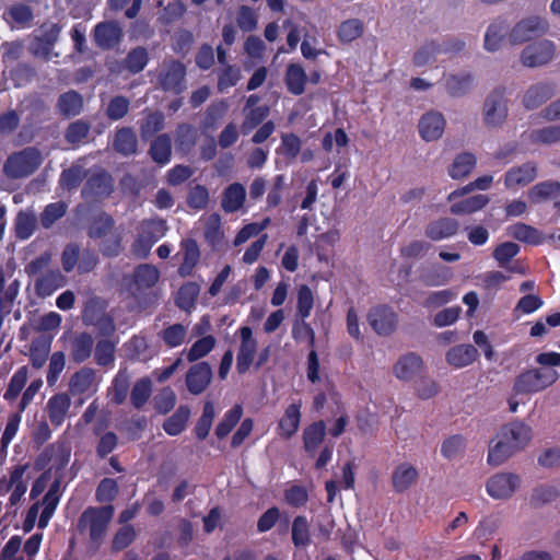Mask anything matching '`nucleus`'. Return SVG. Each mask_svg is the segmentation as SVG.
Instances as JSON below:
<instances>
[{
	"instance_id": "43",
	"label": "nucleus",
	"mask_w": 560,
	"mask_h": 560,
	"mask_svg": "<svg viewBox=\"0 0 560 560\" xmlns=\"http://www.w3.org/2000/svg\"><path fill=\"white\" fill-rule=\"evenodd\" d=\"M292 541L295 547H306L310 545V524L305 516H296L293 520Z\"/></svg>"
},
{
	"instance_id": "8",
	"label": "nucleus",
	"mask_w": 560,
	"mask_h": 560,
	"mask_svg": "<svg viewBox=\"0 0 560 560\" xmlns=\"http://www.w3.org/2000/svg\"><path fill=\"white\" fill-rule=\"evenodd\" d=\"M549 30V23L541 16H529L520 21L511 31L509 40L512 44H522L544 35Z\"/></svg>"
},
{
	"instance_id": "44",
	"label": "nucleus",
	"mask_w": 560,
	"mask_h": 560,
	"mask_svg": "<svg viewBox=\"0 0 560 560\" xmlns=\"http://www.w3.org/2000/svg\"><path fill=\"white\" fill-rule=\"evenodd\" d=\"M26 381L27 369L22 366L12 375L3 398L9 402L14 401L24 388Z\"/></svg>"
},
{
	"instance_id": "14",
	"label": "nucleus",
	"mask_w": 560,
	"mask_h": 560,
	"mask_svg": "<svg viewBox=\"0 0 560 560\" xmlns=\"http://www.w3.org/2000/svg\"><path fill=\"white\" fill-rule=\"evenodd\" d=\"M445 125V119L441 113H425L418 124L420 137L427 142L435 141L442 137Z\"/></svg>"
},
{
	"instance_id": "45",
	"label": "nucleus",
	"mask_w": 560,
	"mask_h": 560,
	"mask_svg": "<svg viewBox=\"0 0 560 560\" xmlns=\"http://www.w3.org/2000/svg\"><path fill=\"white\" fill-rule=\"evenodd\" d=\"M214 417V405L211 401H207L203 406L202 415L195 427V432L199 440H205L208 436Z\"/></svg>"
},
{
	"instance_id": "53",
	"label": "nucleus",
	"mask_w": 560,
	"mask_h": 560,
	"mask_svg": "<svg viewBox=\"0 0 560 560\" xmlns=\"http://www.w3.org/2000/svg\"><path fill=\"white\" fill-rule=\"evenodd\" d=\"M148 60V51L142 47H138L128 54L125 66L129 72L138 73L144 69Z\"/></svg>"
},
{
	"instance_id": "61",
	"label": "nucleus",
	"mask_w": 560,
	"mask_h": 560,
	"mask_svg": "<svg viewBox=\"0 0 560 560\" xmlns=\"http://www.w3.org/2000/svg\"><path fill=\"white\" fill-rule=\"evenodd\" d=\"M140 231L147 235L153 243L164 236L166 224L163 220H151L142 222Z\"/></svg>"
},
{
	"instance_id": "62",
	"label": "nucleus",
	"mask_w": 560,
	"mask_h": 560,
	"mask_svg": "<svg viewBox=\"0 0 560 560\" xmlns=\"http://www.w3.org/2000/svg\"><path fill=\"white\" fill-rule=\"evenodd\" d=\"M151 394V382L141 380L137 382L131 392V401L135 407L140 408L145 404Z\"/></svg>"
},
{
	"instance_id": "36",
	"label": "nucleus",
	"mask_w": 560,
	"mask_h": 560,
	"mask_svg": "<svg viewBox=\"0 0 560 560\" xmlns=\"http://www.w3.org/2000/svg\"><path fill=\"white\" fill-rule=\"evenodd\" d=\"M489 202V198L486 195H476L469 197L459 202H454L451 206V212L453 214H469L478 210H481Z\"/></svg>"
},
{
	"instance_id": "39",
	"label": "nucleus",
	"mask_w": 560,
	"mask_h": 560,
	"mask_svg": "<svg viewBox=\"0 0 560 560\" xmlns=\"http://www.w3.org/2000/svg\"><path fill=\"white\" fill-rule=\"evenodd\" d=\"M115 150L124 155L136 152L137 137L131 129L122 128L117 131L114 139Z\"/></svg>"
},
{
	"instance_id": "56",
	"label": "nucleus",
	"mask_w": 560,
	"mask_h": 560,
	"mask_svg": "<svg viewBox=\"0 0 560 560\" xmlns=\"http://www.w3.org/2000/svg\"><path fill=\"white\" fill-rule=\"evenodd\" d=\"M270 223V219L266 218L260 223H249L245 225L235 236L234 245L240 246L250 237L256 236L264 231Z\"/></svg>"
},
{
	"instance_id": "5",
	"label": "nucleus",
	"mask_w": 560,
	"mask_h": 560,
	"mask_svg": "<svg viewBox=\"0 0 560 560\" xmlns=\"http://www.w3.org/2000/svg\"><path fill=\"white\" fill-rule=\"evenodd\" d=\"M43 541V534L35 533L24 542L21 536L13 535L0 550V560H35Z\"/></svg>"
},
{
	"instance_id": "29",
	"label": "nucleus",
	"mask_w": 560,
	"mask_h": 560,
	"mask_svg": "<svg viewBox=\"0 0 560 560\" xmlns=\"http://www.w3.org/2000/svg\"><path fill=\"white\" fill-rule=\"evenodd\" d=\"M560 192V183L557 180H546L534 185L527 192V198L532 203L546 202L558 196Z\"/></svg>"
},
{
	"instance_id": "15",
	"label": "nucleus",
	"mask_w": 560,
	"mask_h": 560,
	"mask_svg": "<svg viewBox=\"0 0 560 560\" xmlns=\"http://www.w3.org/2000/svg\"><path fill=\"white\" fill-rule=\"evenodd\" d=\"M212 370L206 362L192 365L186 375V385L192 395L201 394L210 384Z\"/></svg>"
},
{
	"instance_id": "47",
	"label": "nucleus",
	"mask_w": 560,
	"mask_h": 560,
	"mask_svg": "<svg viewBox=\"0 0 560 560\" xmlns=\"http://www.w3.org/2000/svg\"><path fill=\"white\" fill-rule=\"evenodd\" d=\"M363 33V23L358 19H350L342 22L338 28V38L342 43H351Z\"/></svg>"
},
{
	"instance_id": "51",
	"label": "nucleus",
	"mask_w": 560,
	"mask_h": 560,
	"mask_svg": "<svg viewBox=\"0 0 560 560\" xmlns=\"http://www.w3.org/2000/svg\"><path fill=\"white\" fill-rule=\"evenodd\" d=\"M492 183H493L492 175L480 176L472 183H469L468 185H466L465 187H462L459 189L452 191L448 195L447 199H448V201H454L456 198L467 195L475 189L487 190L491 187Z\"/></svg>"
},
{
	"instance_id": "55",
	"label": "nucleus",
	"mask_w": 560,
	"mask_h": 560,
	"mask_svg": "<svg viewBox=\"0 0 560 560\" xmlns=\"http://www.w3.org/2000/svg\"><path fill=\"white\" fill-rule=\"evenodd\" d=\"M186 335L187 328L184 325L174 324L163 330L162 339L170 348H176L185 341Z\"/></svg>"
},
{
	"instance_id": "22",
	"label": "nucleus",
	"mask_w": 560,
	"mask_h": 560,
	"mask_svg": "<svg viewBox=\"0 0 560 560\" xmlns=\"http://www.w3.org/2000/svg\"><path fill=\"white\" fill-rule=\"evenodd\" d=\"M302 401L291 402L284 410L278 423L279 434L283 438H291L299 430L301 422Z\"/></svg>"
},
{
	"instance_id": "18",
	"label": "nucleus",
	"mask_w": 560,
	"mask_h": 560,
	"mask_svg": "<svg viewBox=\"0 0 560 560\" xmlns=\"http://www.w3.org/2000/svg\"><path fill=\"white\" fill-rule=\"evenodd\" d=\"M71 407L70 397L65 394H56L51 396L46 405V411L50 423L55 428H59L67 419Z\"/></svg>"
},
{
	"instance_id": "26",
	"label": "nucleus",
	"mask_w": 560,
	"mask_h": 560,
	"mask_svg": "<svg viewBox=\"0 0 560 560\" xmlns=\"http://www.w3.org/2000/svg\"><path fill=\"white\" fill-rule=\"evenodd\" d=\"M179 254L183 255V262L178 268V272L182 277L189 276L200 259L197 242L191 238L183 240Z\"/></svg>"
},
{
	"instance_id": "32",
	"label": "nucleus",
	"mask_w": 560,
	"mask_h": 560,
	"mask_svg": "<svg viewBox=\"0 0 560 560\" xmlns=\"http://www.w3.org/2000/svg\"><path fill=\"white\" fill-rule=\"evenodd\" d=\"M70 387L75 394L94 393L97 387L95 373L89 369L77 372L71 378Z\"/></svg>"
},
{
	"instance_id": "9",
	"label": "nucleus",
	"mask_w": 560,
	"mask_h": 560,
	"mask_svg": "<svg viewBox=\"0 0 560 560\" xmlns=\"http://www.w3.org/2000/svg\"><path fill=\"white\" fill-rule=\"evenodd\" d=\"M556 44L549 39H542L526 46L521 55V60L526 67H539L550 62L556 56Z\"/></svg>"
},
{
	"instance_id": "2",
	"label": "nucleus",
	"mask_w": 560,
	"mask_h": 560,
	"mask_svg": "<svg viewBox=\"0 0 560 560\" xmlns=\"http://www.w3.org/2000/svg\"><path fill=\"white\" fill-rule=\"evenodd\" d=\"M44 161L36 148H25L12 153L3 164V173L12 179L28 177L37 171Z\"/></svg>"
},
{
	"instance_id": "25",
	"label": "nucleus",
	"mask_w": 560,
	"mask_h": 560,
	"mask_svg": "<svg viewBox=\"0 0 560 560\" xmlns=\"http://www.w3.org/2000/svg\"><path fill=\"white\" fill-rule=\"evenodd\" d=\"M205 231L203 235L207 243L213 248L218 249L222 246L224 241V232L221 225V218L217 213L203 215L201 218Z\"/></svg>"
},
{
	"instance_id": "12",
	"label": "nucleus",
	"mask_w": 560,
	"mask_h": 560,
	"mask_svg": "<svg viewBox=\"0 0 560 560\" xmlns=\"http://www.w3.org/2000/svg\"><path fill=\"white\" fill-rule=\"evenodd\" d=\"M506 102L501 92L490 94L483 107V120L489 127L500 126L506 118Z\"/></svg>"
},
{
	"instance_id": "33",
	"label": "nucleus",
	"mask_w": 560,
	"mask_h": 560,
	"mask_svg": "<svg viewBox=\"0 0 560 560\" xmlns=\"http://www.w3.org/2000/svg\"><path fill=\"white\" fill-rule=\"evenodd\" d=\"M285 83L288 86V90L294 94L300 95L305 90V83H306V73L304 69L296 63H292L288 66L287 73H285Z\"/></svg>"
},
{
	"instance_id": "64",
	"label": "nucleus",
	"mask_w": 560,
	"mask_h": 560,
	"mask_svg": "<svg viewBox=\"0 0 560 560\" xmlns=\"http://www.w3.org/2000/svg\"><path fill=\"white\" fill-rule=\"evenodd\" d=\"M155 408L161 413H167L176 402V395L172 388H163L154 399Z\"/></svg>"
},
{
	"instance_id": "16",
	"label": "nucleus",
	"mask_w": 560,
	"mask_h": 560,
	"mask_svg": "<svg viewBox=\"0 0 560 560\" xmlns=\"http://www.w3.org/2000/svg\"><path fill=\"white\" fill-rule=\"evenodd\" d=\"M459 229L458 221L452 218H440L429 222L425 226V236L433 242H441L453 237Z\"/></svg>"
},
{
	"instance_id": "19",
	"label": "nucleus",
	"mask_w": 560,
	"mask_h": 560,
	"mask_svg": "<svg viewBox=\"0 0 560 560\" xmlns=\"http://www.w3.org/2000/svg\"><path fill=\"white\" fill-rule=\"evenodd\" d=\"M159 279V269L152 265L143 264L135 269L129 289L136 294L154 287Z\"/></svg>"
},
{
	"instance_id": "46",
	"label": "nucleus",
	"mask_w": 560,
	"mask_h": 560,
	"mask_svg": "<svg viewBox=\"0 0 560 560\" xmlns=\"http://www.w3.org/2000/svg\"><path fill=\"white\" fill-rule=\"evenodd\" d=\"M36 217L32 212L22 211L16 215L15 233L21 240L28 238L35 231Z\"/></svg>"
},
{
	"instance_id": "37",
	"label": "nucleus",
	"mask_w": 560,
	"mask_h": 560,
	"mask_svg": "<svg viewBox=\"0 0 560 560\" xmlns=\"http://www.w3.org/2000/svg\"><path fill=\"white\" fill-rule=\"evenodd\" d=\"M200 293V287L196 282H187L180 287L177 298L176 304L179 308L189 312L194 308L196 300Z\"/></svg>"
},
{
	"instance_id": "52",
	"label": "nucleus",
	"mask_w": 560,
	"mask_h": 560,
	"mask_svg": "<svg viewBox=\"0 0 560 560\" xmlns=\"http://www.w3.org/2000/svg\"><path fill=\"white\" fill-rule=\"evenodd\" d=\"M215 345V339L212 336H205L198 339L187 353V359L190 362L197 361L207 355Z\"/></svg>"
},
{
	"instance_id": "50",
	"label": "nucleus",
	"mask_w": 560,
	"mask_h": 560,
	"mask_svg": "<svg viewBox=\"0 0 560 560\" xmlns=\"http://www.w3.org/2000/svg\"><path fill=\"white\" fill-rule=\"evenodd\" d=\"M58 107L62 114L75 116L81 112L82 97L73 91L65 93L59 98Z\"/></svg>"
},
{
	"instance_id": "58",
	"label": "nucleus",
	"mask_w": 560,
	"mask_h": 560,
	"mask_svg": "<svg viewBox=\"0 0 560 560\" xmlns=\"http://www.w3.org/2000/svg\"><path fill=\"white\" fill-rule=\"evenodd\" d=\"M66 213V205L63 202H55L48 205L40 215L43 226L50 228L58 219Z\"/></svg>"
},
{
	"instance_id": "42",
	"label": "nucleus",
	"mask_w": 560,
	"mask_h": 560,
	"mask_svg": "<svg viewBox=\"0 0 560 560\" xmlns=\"http://www.w3.org/2000/svg\"><path fill=\"white\" fill-rule=\"evenodd\" d=\"M242 415L243 409L238 405L226 411L215 428V435L219 439L225 438L240 421Z\"/></svg>"
},
{
	"instance_id": "34",
	"label": "nucleus",
	"mask_w": 560,
	"mask_h": 560,
	"mask_svg": "<svg viewBox=\"0 0 560 560\" xmlns=\"http://www.w3.org/2000/svg\"><path fill=\"white\" fill-rule=\"evenodd\" d=\"M476 166V158L470 153H463L455 158L450 166L448 174L453 179H463Z\"/></svg>"
},
{
	"instance_id": "35",
	"label": "nucleus",
	"mask_w": 560,
	"mask_h": 560,
	"mask_svg": "<svg viewBox=\"0 0 560 560\" xmlns=\"http://www.w3.org/2000/svg\"><path fill=\"white\" fill-rule=\"evenodd\" d=\"M508 25L504 21H495L489 27L485 36V47L489 51L498 50L504 36L508 33Z\"/></svg>"
},
{
	"instance_id": "28",
	"label": "nucleus",
	"mask_w": 560,
	"mask_h": 560,
	"mask_svg": "<svg viewBox=\"0 0 560 560\" xmlns=\"http://www.w3.org/2000/svg\"><path fill=\"white\" fill-rule=\"evenodd\" d=\"M417 468L409 463L399 464L393 471L392 483L396 492L409 489L418 478Z\"/></svg>"
},
{
	"instance_id": "54",
	"label": "nucleus",
	"mask_w": 560,
	"mask_h": 560,
	"mask_svg": "<svg viewBox=\"0 0 560 560\" xmlns=\"http://www.w3.org/2000/svg\"><path fill=\"white\" fill-rule=\"evenodd\" d=\"M314 305V296L312 290L306 285L302 284L298 289V303L296 308L299 315L304 319L311 315Z\"/></svg>"
},
{
	"instance_id": "38",
	"label": "nucleus",
	"mask_w": 560,
	"mask_h": 560,
	"mask_svg": "<svg viewBox=\"0 0 560 560\" xmlns=\"http://www.w3.org/2000/svg\"><path fill=\"white\" fill-rule=\"evenodd\" d=\"M189 417V408L180 406L172 417L165 420L163 429L168 435H177L186 428Z\"/></svg>"
},
{
	"instance_id": "4",
	"label": "nucleus",
	"mask_w": 560,
	"mask_h": 560,
	"mask_svg": "<svg viewBox=\"0 0 560 560\" xmlns=\"http://www.w3.org/2000/svg\"><path fill=\"white\" fill-rule=\"evenodd\" d=\"M113 515L114 509L110 505L89 508L80 516L78 528L82 533H88L94 542H98L103 539Z\"/></svg>"
},
{
	"instance_id": "27",
	"label": "nucleus",
	"mask_w": 560,
	"mask_h": 560,
	"mask_svg": "<svg viewBox=\"0 0 560 560\" xmlns=\"http://www.w3.org/2000/svg\"><path fill=\"white\" fill-rule=\"evenodd\" d=\"M121 27L113 22L100 23L94 31V39L102 48H112L120 40Z\"/></svg>"
},
{
	"instance_id": "24",
	"label": "nucleus",
	"mask_w": 560,
	"mask_h": 560,
	"mask_svg": "<svg viewBox=\"0 0 560 560\" xmlns=\"http://www.w3.org/2000/svg\"><path fill=\"white\" fill-rule=\"evenodd\" d=\"M477 355L478 351L471 345H459L446 352L445 360L454 369H462L470 365Z\"/></svg>"
},
{
	"instance_id": "30",
	"label": "nucleus",
	"mask_w": 560,
	"mask_h": 560,
	"mask_svg": "<svg viewBox=\"0 0 560 560\" xmlns=\"http://www.w3.org/2000/svg\"><path fill=\"white\" fill-rule=\"evenodd\" d=\"M245 197V187L240 183H234L223 192L222 208L226 212H235L243 207Z\"/></svg>"
},
{
	"instance_id": "49",
	"label": "nucleus",
	"mask_w": 560,
	"mask_h": 560,
	"mask_svg": "<svg viewBox=\"0 0 560 560\" xmlns=\"http://www.w3.org/2000/svg\"><path fill=\"white\" fill-rule=\"evenodd\" d=\"M150 153L155 162L160 164L167 163L171 156V139L168 136L158 137L151 145Z\"/></svg>"
},
{
	"instance_id": "21",
	"label": "nucleus",
	"mask_w": 560,
	"mask_h": 560,
	"mask_svg": "<svg viewBox=\"0 0 560 560\" xmlns=\"http://www.w3.org/2000/svg\"><path fill=\"white\" fill-rule=\"evenodd\" d=\"M67 284V278L59 270H50L37 277L35 292L40 298L50 296Z\"/></svg>"
},
{
	"instance_id": "1",
	"label": "nucleus",
	"mask_w": 560,
	"mask_h": 560,
	"mask_svg": "<svg viewBox=\"0 0 560 560\" xmlns=\"http://www.w3.org/2000/svg\"><path fill=\"white\" fill-rule=\"evenodd\" d=\"M533 438L532 428L521 421L508 423L501 428L489 446L487 463L497 467L511 456L524 450Z\"/></svg>"
},
{
	"instance_id": "41",
	"label": "nucleus",
	"mask_w": 560,
	"mask_h": 560,
	"mask_svg": "<svg viewBox=\"0 0 560 560\" xmlns=\"http://www.w3.org/2000/svg\"><path fill=\"white\" fill-rule=\"evenodd\" d=\"M325 436V424L323 421L315 422L307 427L303 433L304 447L307 452H314L323 442Z\"/></svg>"
},
{
	"instance_id": "57",
	"label": "nucleus",
	"mask_w": 560,
	"mask_h": 560,
	"mask_svg": "<svg viewBox=\"0 0 560 560\" xmlns=\"http://www.w3.org/2000/svg\"><path fill=\"white\" fill-rule=\"evenodd\" d=\"M349 143V138L343 129L338 128L335 132H328L324 136L322 145L323 149L327 152H331L334 147L338 149L347 147Z\"/></svg>"
},
{
	"instance_id": "3",
	"label": "nucleus",
	"mask_w": 560,
	"mask_h": 560,
	"mask_svg": "<svg viewBox=\"0 0 560 560\" xmlns=\"http://www.w3.org/2000/svg\"><path fill=\"white\" fill-rule=\"evenodd\" d=\"M558 378L559 373L553 369H530L517 376L513 392L515 395L539 393L555 384Z\"/></svg>"
},
{
	"instance_id": "59",
	"label": "nucleus",
	"mask_w": 560,
	"mask_h": 560,
	"mask_svg": "<svg viewBox=\"0 0 560 560\" xmlns=\"http://www.w3.org/2000/svg\"><path fill=\"white\" fill-rule=\"evenodd\" d=\"M544 305V301L536 294L524 295L517 302L514 313L515 314H532Z\"/></svg>"
},
{
	"instance_id": "40",
	"label": "nucleus",
	"mask_w": 560,
	"mask_h": 560,
	"mask_svg": "<svg viewBox=\"0 0 560 560\" xmlns=\"http://www.w3.org/2000/svg\"><path fill=\"white\" fill-rule=\"evenodd\" d=\"M69 460V454L68 455H65L61 459V464H60V467L54 469V467H50L48 470H46L45 472H43L40 475V477L34 482L33 487H32V490H31V497L34 499L36 497H38L39 494H42V492L48 487H50V485L54 481V477H55V474L57 472V475L59 476V479H61V474H60V470L61 468L68 463Z\"/></svg>"
},
{
	"instance_id": "23",
	"label": "nucleus",
	"mask_w": 560,
	"mask_h": 560,
	"mask_svg": "<svg viewBox=\"0 0 560 560\" xmlns=\"http://www.w3.org/2000/svg\"><path fill=\"white\" fill-rule=\"evenodd\" d=\"M184 66L179 62H171L161 72L160 81L164 90L180 93L184 89Z\"/></svg>"
},
{
	"instance_id": "6",
	"label": "nucleus",
	"mask_w": 560,
	"mask_h": 560,
	"mask_svg": "<svg viewBox=\"0 0 560 560\" xmlns=\"http://www.w3.org/2000/svg\"><path fill=\"white\" fill-rule=\"evenodd\" d=\"M521 486L518 475L501 471L491 476L486 485L487 493L494 500L510 499Z\"/></svg>"
},
{
	"instance_id": "60",
	"label": "nucleus",
	"mask_w": 560,
	"mask_h": 560,
	"mask_svg": "<svg viewBox=\"0 0 560 560\" xmlns=\"http://www.w3.org/2000/svg\"><path fill=\"white\" fill-rule=\"evenodd\" d=\"M513 235L523 242L529 243V244H539L542 242V235L541 233L526 224H517L514 226Z\"/></svg>"
},
{
	"instance_id": "48",
	"label": "nucleus",
	"mask_w": 560,
	"mask_h": 560,
	"mask_svg": "<svg viewBox=\"0 0 560 560\" xmlns=\"http://www.w3.org/2000/svg\"><path fill=\"white\" fill-rule=\"evenodd\" d=\"M302 149L301 139L294 133H284L281 136V144L278 152L289 160L298 158Z\"/></svg>"
},
{
	"instance_id": "17",
	"label": "nucleus",
	"mask_w": 560,
	"mask_h": 560,
	"mask_svg": "<svg viewBox=\"0 0 560 560\" xmlns=\"http://www.w3.org/2000/svg\"><path fill=\"white\" fill-rule=\"evenodd\" d=\"M60 482L59 476L55 474L54 481L50 485L47 493L45 494L42 505L43 510L38 520V528L44 529L47 527L51 516L54 515L59 500H60Z\"/></svg>"
},
{
	"instance_id": "13",
	"label": "nucleus",
	"mask_w": 560,
	"mask_h": 560,
	"mask_svg": "<svg viewBox=\"0 0 560 560\" xmlns=\"http://www.w3.org/2000/svg\"><path fill=\"white\" fill-rule=\"evenodd\" d=\"M368 320L378 335H389L397 326V314L387 306H376L370 311Z\"/></svg>"
},
{
	"instance_id": "20",
	"label": "nucleus",
	"mask_w": 560,
	"mask_h": 560,
	"mask_svg": "<svg viewBox=\"0 0 560 560\" xmlns=\"http://www.w3.org/2000/svg\"><path fill=\"white\" fill-rule=\"evenodd\" d=\"M423 369L422 359L416 353H407L400 357L393 366L394 375L402 382L411 381Z\"/></svg>"
},
{
	"instance_id": "10",
	"label": "nucleus",
	"mask_w": 560,
	"mask_h": 560,
	"mask_svg": "<svg viewBox=\"0 0 560 560\" xmlns=\"http://www.w3.org/2000/svg\"><path fill=\"white\" fill-rule=\"evenodd\" d=\"M240 332V348L236 357V369L238 373H245L254 361L257 351V340L254 338L253 330L248 326H243Z\"/></svg>"
},
{
	"instance_id": "11",
	"label": "nucleus",
	"mask_w": 560,
	"mask_h": 560,
	"mask_svg": "<svg viewBox=\"0 0 560 560\" xmlns=\"http://www.w3.org/2000/svg\"><path fill=\"white\" fill-rule=\"evenodd\" d=\"M537 177V166L534 163H524L511 167L504 175V185L510 190H518L527 186Z\"/></svg>"
},
{
	"instance_id": "31",
	"label": "nucleus",
	"mask_w": 560,
	"mask_h": 560,
	"mask_svg": "<svg viewBox=\"0 0 560 560\" xmlns=\"http://www.w3.org/2000/svg\"><path fill=\"white\" fill-rule=\"evenodd\" d=\"M553 94L550 84H536L530 86L523 96V104L528 109H534L549 100Z\"/></svg>"
},
{
	"instance_id": "63",
	"label": "nucleus",
	"mask_w": 560,
	"mask_h": 560,
	"mask_svg": "<svg viewBox=\"0 0 560 560\" xmlns=\"http://www.w3.org/2000/svg\"><path fill=\"white\" fill-rule=\"evenodd\" d=\"M518 245L512 242L500 244L493 252V257L501 265H506L518 253Z\"/></svg>"
},
{
	"instance_id": "7",
	"label": "nucleus",
	"mask_w": 560,
	"mask_h": 560,
	"mask_svg": "<svg viewBox=\"0 0 560 560\" xmlns=\"http://www.w3.org/2000/svg\"><path fill=\"white\" fill-rule=\"evenodd\" d=\"M27 465L15 466L9 478L0 480V497L11 492L9 502L11 505L18 504L27 490L28 478L26 477Z\"/></svg>"
}]
</instances>
